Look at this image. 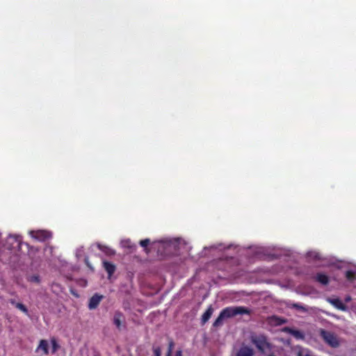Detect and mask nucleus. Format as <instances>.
Here are the masks:
<instances>
[{
	"label": "nucleus",
	"mask_w": 356,
	"mask_h": 356,
	"mask_svg": "<svg viewBox=\"0 0 356 356\" xmlns=\"http://www.w3.org/2000/svg\"><path fill=\"white\" fill-rule=\"evenodd\" d=\"M30 281L33 282L39 283L40 281V277L38 275H33L30 277Z\"/></svg>",
	"instance_id": "nucleus-21"
},
{
	"label": "nucleus",
	"mask_w": 356,
	"mask_h": 356,
	"mask_svg": "<svg viewBox=\"0 0 356 356\" xmlns=\"http://www.w3.org/2000/svg\"><path fill=\"white\" fill-rule=\"evenodd\" d=\"M122 320H124L123 314L120 311H116L113 316V323L118 330L121 328Z\"/></svg>",
	"instance_id": "nucleus-9"
},
{
	"label": "nucleus",
	"mask_w": 356,
	"mask_h": 356,
	"mask_svg": "<svg viewBox=\"0 0 356 356\" xmlns=\"http://www.w3.org/2000/svg\"><path fill=\"white\" fill-rule=\"evenodd\" d=\"M299 356H310V355L308 354L303 355V354L300 353Z\"/></svg>",
	"instance_id": "nucleus-26"
},
{
	"label": "nucleus",
	"mask_w": 356,
	"mask_h": 356,
	"mask_svg": "<svg viewBox=\"0 0 356 356\" xmlns=\"http://www.w3.org/2000/svg\"><path fill=\"white\" fill-rule=\"evenodd\" d=\"M254 350L252 348L244 346L240 348L236 354V356H253Z\"/></svg>",
	"instance_id": "nucleus-8"
},
{
	"label": "nucleus",
	"mask_w": 356,
	"mask_h": 356,
	"mask_svg": "<svg viewBox=\"0 0 356 356\" xmlns=\"http://www.w3.org/2000/svg\"><path fill=\"white\" fill-rule=\"evenodd\" d=\"M175 356H182V352L181 350H179L176 352Z\"/></svg>",
	"instance_id": "nucleus-24"
},
{
	"label": "nucleus",
	"mask_w": 356,
	"mask_h": 356,
	"mask_svg": "<svg viewBox=\"0 0 356 356\" xmlns=\"http://www.w3.org/2000/svg\"><path fill=\"white\" fill-rule=\"evenodd\" d=\"M149 243H150L149 239L145 238V239L141 240L139 243L142 247L147 248V245L149 244Z\"/></svg>",
	"instance_id": "nucleus-20"
},
{
	"label": "nucleus",
	"mask_w": 356,
	"mask_h": 356,
	"mask_svg": "<svg viewBox=\"0 0 356 356\" xmlns=\"http://www.w3.org/2000/svg\"><path fill=\"white\" fill-rule=\"evenodd\" d=\"M15 307L17 308L18 309H19L21 312H22L26 315H27V316L29 315V310H28L27 307L24 304L19 302V303L16 304Z\"/></svg>",
	"instance_id": "nucleus-15"
},
{
	"label": "nucleus",
	"mask_w": 356,
	"mask_h": 356,
	"mask_svg": "<svg viewBox=\"0 0 356 356\" xmlns=\"http://www.w3.org/2000/svg\"><path fill=\"white\" fill-rule=\"evenodd\" d=\"M251 310L247 307H227L224 308L220 313L218 318L213 323V327H218L223 324V320L234 317L236 315L250 314Z\"/></svg>",
	"instance_id": "nucleus-1"
},
{
	"label": "nucleus",
	"mask_w": 356,
	"mask_h": 356,
	"mask_svg": "<svg viewBox=\"0 0 356 356\" xmlns=\"http://www.w3.org/2000/svg\"><path fill=\"white\" fill-rule=\"evenodd\" d=\"M316 280L323 285H327L329 283V277L323 273H317Z\"/></svg>",
	"instance_id": "nucleus-13"
},
{
	"label": "nucleus",
	"mask_w": 356,
	"mask_h": 356,
	"mask_svg": "<svg viewBox=\"0 0 356 356\" xmlns=\"http://www.w3.org/2000/svg\"><path fill=\"white\" fill-rule=\"evenodd\" d=\"M251 341L261 353H264L266 350H271L273 348V345L268 341L265 334L252 335Z\"/></svg>",
	"instance_id": "nucleus-2"
},
{
	"label": "nucleus",
	"mask_w": 356,
	"mask_h": 356,
	"mask_svg": "<svg viewBox=\"0 0 356 356\" xmlns=\"http://www.w3.org/2000/svg\"><path fill=\"white\" fill-rule=\"evenodd\" d=\"M319 334L324 342L329 346L336 348L340 346V342L334 333L324 329H321Z\"/></svg>",
	"instance_id": "nucleus-3"
},
{
	"label": "nucleus",
	"mask_w": 356,
	"mask_h": 356,
	"mask_svg": "<svg viewBox=\"0 0 356 356\" xmlns=\"http://www.w3.org/2000/svg\"><path fill=\"white\" fill-rule=\"evenodd\" d=\"M153 356H161V348L159 346H153Z\"/></svg>",
	"instance_id": "nucleus-17"
},
{
	"label": "nucleus",
	"mask_w": 356,
	"mask_h": 356,
	"mask_svg": "<svg viewBox=\"0 0 356 356\" xmlns=\"http://www.w3.org/2000/svg\"><path fill=\"white\" fill-rule=\"evenodd\" d=\"M85 264L86 265L90 268L92 270H93V268L92 267V266L90 265L89 261H88V258H86L85 259Z\"/></svg>",
	"instance_id": "nucleus-22"
},
{
	"label": "nucleus",
	"mask_w": 356,
	"mask_h": 356,
	"mask_svg": "<svg viewBox=\"0 0 356 356\" xmlns=\"http://www.w3.org/2000/svg\"><path fill=\"white\" fill-rule=\"evenodd\" d=\"M175 346V343L172 341V339H170L169 343H168V348L166 354L172 355V350Z\"/></svg>",
	"instance_id": "nucleus-18"
},
{
	"label": "nucleus",
	"mask_w": 356,
	"mask_h": 356,
	"mask_svg": "<svg viewBox=\"0 0 356 356\" xmlns=\"http://www.w3.org/2000/svg\"><path fill=\"white\" fill-rule=\"evenodd\" d=\"M9 302H10L11 305H14L15 307H16V304H17V303H18V302H17L15 301V300H14V299H10V300H9Z\"/></svg>",
	"instance_id": "nucleus-23"
},
{
	"label": "nucleus",
	"mask_w": 356,
	"mask_h": 356,
	"mask_svg": "<svg viewBox=\"0 0 356 356\" xmlns=\"http://www.w3.org/2000/svg\"><path fill=\"white\" fill-rule=\"evenodd\" d=\"M281 331L282 332L291 334L295 339L298 340H304L305 337L303 332L298 330H294L289 327H284L282 328Z\"/></svg>",
	"instance_id": "nucleus-5"
},
{
	"label": "nucleus",
	"mask_w": 356,
	"mask_h": 356,
	"mask_svg": "<svg viewBox=\"0 0 356 356\" xmlns=\"http://www.w3.org/2000/svg\"><path fill=\"white\" fill-rule=\"evenodd\" d=\"M102 299L103 296L99 295L98 293L94 294L89 300L88 308L90 309H96Z\"/></svg>",
	"instance_id": "nucleus-6"
},
{
	"label": "nucleus",
	"mask_w": 356,
	"mask_h": 356,
	"mask_svg": "<svg viewBox=\"0 0 356 356\" xmlns=\"http://www.w3.org/2000/svg\"><path fill=\"white\" fill-rule=\"evenodd\" d=\"M166 356H172V355L166 354Z\"/></svg>",
	"instance_id": "nucleus-27"
},
{
	"label": "nucleus",
	"mask_w": 356,
	"mask_h": 356,
	"mask_svg": "<svg viewBox=\"0 0 356 356\" xmlns=\"http://www.w3.org/2000/svg\"><path fill=\"white\" fill-rule=\"evenodd\" d=\"M31 236L38 241L44 242L51 238V233L46 230L31 231Z\"/></svg>",
	"instance_id": "nucleus-4"
},
{
	"label": "nucleus",
	"mask_w": 356,
	"mask_h": 356,
	"mask_svg": "<svg viewBox=\"0 0 356 356\" xmlns=\"http://www.w3.org/2000/svg\"><path fill=\"white\" fill-rule=\"evenodd\" d=\"M103 267L107 272L109 277H111L115 273L116 269V267L113 264L107 261H103Z\"/></svg>",
	"instance_id": "nucleus-10"
},
{
	"label": "nucleus",
	"mask_w": 356,
	"mask_h": 356,
	"mask_svg": "<svg viewBox=\"0 0 356 356\" xmlns=\"http://www.w3.org/2000/svg\"><path fill=\"white\" fill-rule=\"evenodd\" d=\"M49 344L47 341L44 339H42L40 341L39 346H38V350H42L43 353L47 355L49 353Z\"/></svg>",
	"instance_id": "nucleus-14"
},
{
	"label": "nucleus",
	"mask_w": 356,
	"mask_h": 356,
	"mask_svg": "<svg viewBox=\"0 0 356 356\" xmlns=\"http://www.w3.org/2000/svg\"><path fill=\"white\" fill-rule=\"evenodd\" d=\"M213 312V309L211 305H210L205 312L202 314L201 318L202 324H205L211 318Z\"/></svg>",
	"instance_id": "nucleus-11"
},
{
	"label": "nucleus",
	"mask_w": 356,
	"mask_h": 356,
	"mask_svg": "<svg viewBox=\"0 0 356 356\" xmlns=\"http://www.w3.org/2000/svg\"><path fill=\"white\" fill-rule=\"evenodd\" d=\"M346 277L347 280L350 281H353L356 279V273L353 270H347L346 273Z\"/></svg>",
	"instance_id": "nucleus-16"
},
{
	"label": "nucleus",
	"mask_w": 356,
	"mask_h": 356,
	"mask_svg": "<svg viewBox=\"0 0 356 356\" xmlns=\"http://www.w3.org/2000/svg\"><path fill=\"white\" fill-rule=\"evenodd\" d=\"M291 307L295 308L298 310H300V311H303V312L307 311V309L304 306H302L298 303L292 304Z\"/></svg>",
	"instance_id": "nucleus-19"
},
{
	"label": "nucleus",
	"mask_w": 356,
	"mask_h": 356,
	"mask_svg": "<svg viewBox=\"0 0 356 356\" xmlns=\"http://www.w3.org/2000/svg\"><path fill=\"white\" fill-rule=\"evenodd\" d=\"M52 343H53L54 349H56V347L57 344H56V341L54 339L52 340Z\"/></svg>",
	"instance_id": "nucleus-25"
},
{
	"label": "nucleus",
	"mask_w": 356,
	"mask_h": 356,
	"mask_svg": "<svg viewBox=\"0 0 356 356\" xmlns=\"http://www.w3.org/2000/svg\"><path fill=\"white\" fill-rule=\"evenodd\" d=\"M288 320L285 318L273 315L268 318V323L273 326H280L285 324Z\"/></svg>",
	"instance_id": "nucleus-7"
},
{
	"label": "nucleus",
	"mask_w": 356,
	"mask_h": 356,
	"mask_svg": "<svg viewBox=\"0 0 356 356\" xmlns=\"http://www.w3.org/2000/svg\"><path fill=\"white\" fill-rule=\"evenodd\" d=\"M328 302L341 311H345L346 309V306L338 298L329 299Z\"/></svg>",
	"instance_id": "nucleus-12"
}]
</instances>
